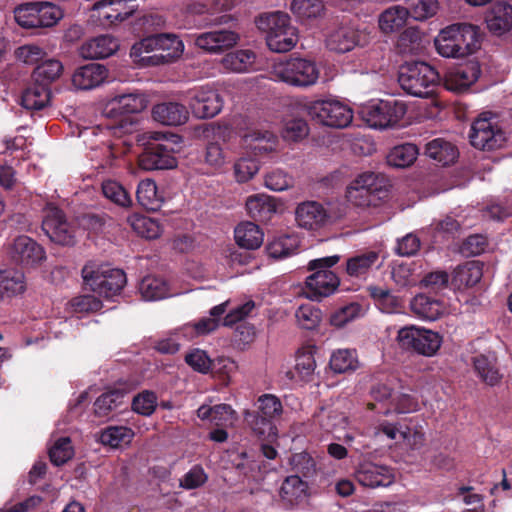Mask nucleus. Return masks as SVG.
<instances>
[{"label": "nucleus", "mask_w": 512, "mask_h": 512, "mask_svg": "<svg viewBox=\"0 0 512 512\" xmlns=\"http://www.w3.org/2000/svg\"><path fill=\"white\" fill-rule=\"evenodd\" d=\"M482 41L477 25L455 23L443 28L434 40L436 51L446 58L465 57L476 52Z\"/></svg>", "instance_id": "f257e3e1"}, {"label": "nucleus", "mask_w": 512, "mask_h": 512, "mask_svg": "<svg viewBox=\"0 0 512 512\" xmlns=\"http://www.w3.org/2000/svg\"><path fill=\"white\" fill-rule=\"evenodd\" d=\"M439 72L423 61L407 62L400 67L398 82L408 94L420 97H431L440 84Z\"/></svg>", "instance_id": "f03ea898"}, {"label": "nucleus", "mask_w": 512, "mask_h": 512, "mask_svg": "<svg viewBox=\"0 0 512 512\" xmlns=\"http://www.w3.org/2000/svg\"><path fill=\"white\" fill-rule=\"evenodd\" d=\"M340 261L339 255H332L309 261L307 269L313 271L305 280V295L312 301H321L332 295L340 285V279L330 270Z\"/></svg>", "instance_id": "7ed1b4c3"}, {"label": "nucleus", "mask_w": 512, "mask_h": 512, "mask_svg": "<svg viewBox=\"0 0 512 512\" xmlns=\"http://www.w3.org/2000/svg\"><path fill=\"white\" fill-rule=\"evenodd\" d=\"M256 24L266 33L267 46L273 52H288L297 43L296 29L290 24V17L286 13L277 11L262 14Z\"/></svg>", "instance_id": "20e7f679"}, {"label": "nucleus", "mask_w": 512, "mask_h": 512, "mask_svg": "<svg viewBox=\"0 0 512 512\" xmlns=\"http://www.w3.org/2000/svg\"><path fill=\"white\" fill-rule=\"evenodd\" d=\"M388 187V181L384 176L365 172L347 187L346 197L358 207H377L388 197Z\"/></svg>", "instance_id": "39448f33"}, {"label": "nucleus", "mask_w": 512, "mask_h": 512, "mask_svg": "<svg viewBox=\"0 0 512 512\" xmlns=\"http://www.w3.org/2000/svg\"><path fill=\"white\" fill-rule=\"evenodd\" d=\"M275 72L283 82L303 88L314 85L320 76V70L315 61L300 57H290L280 63Z\"/></svg>", "instance_id": "423d86ee"}, {"label": "nucleus", "mask_w": 512, "mask_h": 512, "mask_svg": "<svg viewBox=\"0 0 512 512\" xmlns=\"http://www.w3.org/2000/svg\"><path fill=\"white\" fill-rule=\"evenodd\" d=\"M152 139L155 142H149L139 156L140 167L144 170H164L176 167L177 159L174 156L176 142H169L164 134L158 132L154 133Z\"/></svg>", "instance_id": "0eeeda50"}, {"label": "nucleus", "mask_w": 512, "mask_h": 512, "mask_svg": "<svg viewBox=\"0 0 512 512\" xmlns=\"http://www.w3.org/2000/svg\"><path fill=\"white\" fill-rule=\"evenodd\" d=\"M307 112L312 120L332 128H345L353 119L351 108L335 99L311 102L307 106Z\"/></svg>", "instance_id": "6e6552de"}, {"label": "nucleus", "mask_w": 512, "mask_h": 512, "mask_svg": "<svg viewBox=\"0 0 512 512\" xmlns=\"http://www.w3.org/2000/svg\"><path fill=\"white\" fill-rule=\"evenodd\" d=\"M397 341L405 350L430 357L440 349L442 337L432 330L409 326L398 331Z\"/></svg>", "instance_id": "1a4fd4ad"}, {"label": "nucleus", "mask_w": 512, "mask_h": 512, "mask_svg": "<svg viewBox=\"0 0 512 512\" xmlns=\"http://www.w3.org/2000/svg\"><path fill=\"white\" fill-rule=\"evenodd\" d=\"M82 276L85 285L107 299L118 295L127 282L125 272L116 268L92 270L84 267Z\"/></svg>", "instance_id": "9d476101"}, {"label": "nucleus", "mask_w": 512, "mask_h": 512, "mask_svg": "<svg viewBox=\"0 0 512 512\" xmlns=\"http://www.w3.org/2000/svg\"><path fill=\"white\" fill-rule=\"evenodd\" d=\"M165 24V19L159 14L144 15L141 19V25L147 36L135 43L130 50V56L133 61L143 67H148L144 59L151 57L154 53H159V44L161 40V33H156Z\"/></svg>", "instance_id": "9b49d317"}, {"label": "nucleus", "mask_w": 512, "mask_h": 512, "mask_svg": "<svg viewBox=\"0 0 512 512\" xmlns=\"http://www.w3.org/2000/svg\"><path fill=\"white\" fill-rule=\"evenodd\" d=\"M469 140L477 149L495 150L503 146L506 136L496 119L487 117V113H483L472 123Z\"/></svg>", "instance_id": "f8f14e48"}, {"label": "nucleus", "mask_w": 512, "mask_h": 512, "mask_svg": "<svg viewBox=\"0 0 512 512\" xmlns=\"http://www.w3.org/2000/svg\"><path fill=\"white\" fill-rule=\"evenodd\" d=\"M406 112V105L398 100H380L363 107L361 111L370 127L380 129L396 125Z\"/></svg>", "instance_id": "ddd939ff"}, {"label": "nucleus", "mask_w": 512, "mask_h": 512, "mask_svg": "<svg viewBox=\"0 0 512 512\" xmlns=\"http://www.w3.org/2000/svg\"><path fill=\"white\" fill-rule=\"evenodd\" d=\"M42 230L49 239L62 246H73L76 243V226L69 221L63 210L56 206H48L42 221Z\"/></svg>", "instance_id": "4468645a"}, {"label": "nucleus", "mask_w": 512, "mask_h": 512, "mask_svg": "<svg viewBox=\"0 0 512 512\" xmlns=\"http://www.w3.org/2000/svg\"><path fill=\"white\" fill-rule=\"evenodd\" d=\"M186 99L193 115L199 119L213 118L223 108V99L218 91L205 86L188 91Z\"/></svg>", "instance_id": "2eb2a0df"}, {"label": "nucleus", "mask_w": 512, "mask_h": 512, "mask_svg": "<svg viewBox=\"0 0 512 512\" xmlns=\"http://www.w3.org/2000/svg\"><path fill=\"white\" fill-rule=\"evenodd\" d=\"M12 261L23 268H36L46 259L44 248L32 238L22 235L17 237L10 249Z\"/></svg>", "instance_id": "dca6fc26"}, {"label": "nucleus", "mask_w": 512, "mask_h": 512, "mask_svg": "<svg viewBox=\"0 0 512 512\" xmlns=\"http://www.w3.org/2000/svg\"><path fill=\"white\" fill-rule=\"evenodd\" d=\"M354 476L360 485L368 488L387 487L394 482V474L390 467L371 461L361 462Z\"/></svg>", "instance_id": "f3484780"}, {"label": "nucleus", "mask_w": 512, "mask_h": 512, "mask_svg": "<svg viewBox=\"0 0 512 512\" xmlns=\"http://www.w3.org/2000/svg\"><path fill=\"white\" fill-rule=\"evenodd\" d=\"M481 74V66L477 61H468L450 69L444 76L447 90L461 93L475 83Z\"/></svg>", "instance_id": "a211bd4d"}, {"label": "nucleus", "mask_w": 512, "mask_h": 512, "mask_svg": "<svg viewBox=\"0 0 512 512\" xmlns=\"http://www.w3.org/2000/svg\"><path fill=\"white\" fill-rule=\"evenodd\" d=\"M295 219L299 227L307 230H318L330 220L325 207L316 201H306L298 204Z\"/></svg>", "instance_id": "6ab92c4d"}, {"label": "nucleus", "mask_w": 512, "mask_h": 512, "mask_svg": "<svg viewBox=\"0 0 512 512\" xmlns=\"http://www.w3.org/2000/svg\"><path fill=\"white\" fill-rule=\"evenodd\" d=\"M184 51L182 40L175 34L161 33L159 44V53H154L151 57L141 59L148 65H161L174 62Z\"/></svg>", "instance_id": "aec40b11"}, {"label": "nucleus", "mask_w": 512, "mask_h": 512, "mask_svg": "<svg viewBox=\"0 0 512 512\" xmlns=\"http://www.w3.org/2000/svg\"><path fill=\"white\" fill-rule=\"evenodd\" d=\"M238 35L231 30L221 29L199 34L195 38V45L209 53H218L233 47Z\"/></svg>", "instance_id": "412c9836"}, {"label": "nucleus", "mask_w": 512, "mask_h": 512, "mask_svg": "<svg viewBox=\"0 0 512 512\" xmlns=\"http://www.w3.org/2000/svg\"><path fill=\"white\" fill-rule=\"evenodd\" d=\"M359 41V31L348 23L342 22L340 26L328 35L326 45L331 51L346 53L358 45Z\"/></svg>", "instance_id": "4be33fe9"}, {"label": "nucleus", "mask_w": 512, "mask_h": 512, "mask_svg": "<svg viewBox=\"0 0 512 512\" xmlns=\"http://www.w3.org/2000/svg\"><path fill=\"white\" fill-rule=\"evenodd\" d=\"M108 77L107 68L98 63L79 67L72 76L73 85L80 90H90L102 84Z\"/></svg>", "instance_id": "5701e85b"}, {"label": "nucleus", "mask_w": 512, "mask_h": 512, "mask_svg": "<svg viewBox=\"0 0 512 512\" xmlns=\"http://www.w3.org/2000/svg\"><path fill=\"white\" fill-rule=\"evenodd\" d=\"M155 121L167 126H180L187 122L189 112L185 105L178 102H163L152 110Z\"/></svg>", "instance_id": "b1692460"}, {"label": "nucleus", "mask_w": 512, "mask_h": 512, "mask_svg": "<svg viewBox=\"0 0 512 512\" xmlns=\"http://www.w3.org/2000/svg\"><path fill=\"white\" fill-rule=\"evenodd\" d=\"M280 496L286 505L299 506L305 503L309 496L308 484L299 475L287 476L281 485Z\"/></svg>", "instance_id": "393cba45"}, {"label": "nucleus", "mask_w": 512, "mask_h": 512, "mask_svg": "<svg viewBox=\"0 0 512 512\" xmlns=\"http://www.w3.org/2000/svg\"><path fill=\"white\" fill-rule=\"evenodd\" d=\"M118 48L117 39L101 35L85 42L80 48V54L85 59H102L113 55Z\"/></svg>", "instance_id": "a878e982"}, {"label": "nucleus", "mask_w": 512, "mask_h": 512, "mask_svg": "<svg viewBox=\"0 0 512 512\" xmlns=\"http://www.w3.org/2000/svg\"><path fill=\"white\" fill-rule=\"evenodd\" d=\"M488 29L496 34L502 35L512 27V6L504 2H496L486 14Z\"/></svg>", "instance_id": "bb28decb"}, {"label": "nucleus", "mask_w": 512, "mask_h": 512, "mask_svg": "<svg viewBox=\"0 0 512 512\" xmlns=\"http://www.w3.org/2000/svg\"><path fill=\"white\" fill-rule=\"evenodd\" d=\"M127 392L121 388L110 389L102 393L94 402V413L97 417H108L112 412L122 409L125 405Z\"/></svg>", "instance_id": "cd10ccee"}, {"label": "nucleus", "mask_w": 512, "mask_h": 512, "mask_svg": "<svg viewBox=\"0 0 512 512\" xmlns=\"http://www.w3.org/2000/svg\"><path fill=\"white\" fill-rule=\"evenodd\" d=\"M246 209L255 221L267 222L276 213L277 205L273 197L266 194H256L247 199Z\"/></svg>", "instance_id": "c85d7f7f"}, {"label": "nucleus", "mask_w": 512, "mask_h": 512, "mask_svg": "<svg viewBox=\"0 0 512 512\" xmlns=\"http://www.w3.org/2000/svg\"><path fill=\"white\" fill-rule=\"evenodd\" d=\"M482 263L479 261H467L457 266L452 274L451 283L458 289L473 287L482 278Z\"/></svg>", "instance_id": "c756f323"}, {"label": "nucleus", "mask_w": 512, "mask_h": 512, "mask_svg": "<svg viewBox=\"0 0 512 512\" xmlns=\"http://www.w3.org/2000/svg\"><path fill=\"white\" fill-rule=\"evenodd\" d=\"M410 305L415 314L430 321L438 319L444 313L443 301L424 293L416 295Z\"/></svg>", "instance_id": "7c9ffc66"}, {"label": "nucleus", "mask_w": 512, "mask_h": 512, "mask_svg": "<svg viewBox=\"0 0 512 512\" xmlns=\"http://www.w3.org/2000/svg\"><path fill=\"white\" fill-rule=\"evenodd\" d=\"M425 154L442 166L453 164L459 155L455 145L441 138L428 142Z\"/></svg>", "instance_id": "2f4dec72"}, {"label": "nucleus", "mask_w": 512, "mask_h": 512, "mask_svg": "<svg viewBox=\"0 0 512 512\" xmlns=\"http://www.w3.org/2000/svg\"><path fill=\"white\" fill-rule=\"evenodd\" d=\"M244 420L259 438L273 440L278 435L276 424L257 410H247Z\"/></svg>", "instance_id": "473e14b6"}, {"label": "nucleus", "mask_w": 512, "mask_h": 512, "mask_svg": "<svg viewBox=\"0 0 512 512\" xmlns=\"http://www.w3.org/2000/svg\"><path fill=\"white\" fill-rule=\"evenodd\" d=\"M50 96L49 87L34 81L23 91L21 105L28 110H41L48 105Z\"/></svg>", "instance_id": "72a5a7b5"}, {"label": "nucleus", "mask_w": 512, "mask_h": 512, "mask_svg": "<svg viewBox=\"0 0 512 512\" xmlns=\"http://www.w3.org/2000/svg\"><path fill=\"white\" fill-rule=\"evenodd\" d=\"M236 243L245 249L254 250L263 243V232L251 222L239 224L234 231Z\"/></svg>", "instance_id": "f704fd0d"}, {"label": "nucleus", "mask_w": 512, "mask_h": 512, "mask_svg": "<svg viewBox=\"0 0 512 512\" xmlns=\"http://www.w3.org/2000/svg\"><path fill=\"white\" fill-rule=\"evenodd\" d=\"M379 259V252L367 250L346 261V273L351 277L366 275Z\"/></svg>", "instance_id": "c9c22d12"}, {"label": "nucleus", "mask_w": 512, "mask_h": 512, "mask_svg": "<svg viewBox=\"0 0 512 512\" xmlns=\"http://www.w3.org/2000/svg\"><path fill=\"white\" fill-rule=\"evenodd\" d=\"M26 290L25 276L16 269L0 270V291L2 296L12 297Z\"/></svg>", "instance_id": "e433bc0d"}, {"label": "nucleus", "mask_w": 512, "mask_h": 512, "mask_svg": "<svg viewBox=\"0 0 512 512\" xmlns=\"http://www.w3.org/2000/svg\"><path fill=\"white\" fill-rule=\"evenodd\" d=\"M473 366L478 376L486 384L495 386L500 382L502 375L500 374L497 367L495 357H490L483 354L475 356L473 358Z\"/></svg>", "instance_id": "4c0bfd02"}, {"label": "nucleus", "mask_w": 512, "mask_h": 512, "mask_svg": "<svg viewBox=\"0 0 512 512\" xmlns=\"http://www.w3.org/2000/svg\"><path fill=\"white\" fill-rule=\"evenodd\" d=\"M409 17L407 8L393 6L386 9L379 17V27L384 33H391L400 30L406 24Z\"/></svg>", "instance_id": "58836bf2"}, {"label": "nucleus", "mask_w": 512, "mask_h": 512, "mask_svg": "<svg viewBox=\"0 0 512 512\" xmlns=\"http://www.w3.org/2000/svg\"><path fill=\"white\" fill-rule=\"evenodd\" d=\"M368 292L375 305L384 313H397L403 308L401 298L393 295L388 289L370 286Z\"/></svg>", "instance_id": "ea45409f"}, {"label": "nucleus", "mask_w": 512, "mask_h": 512, "mask_svg": "<svg viewBox=\"0 0 512 512\" xmlns=\"http://www.w3.org/2000/svg\"><path fill=\"white\" fill-rule=\"evenodd\" d=\"M136 198L138 203L147 210L157 211L161 208L162 199L158 195L155 181L151 179L139 182Z\"/></svg>", "instance_id": "a19ab883"}, {"label": "nucleus", "mask_w": 512, "mask_h": 512, "mask_svg": "<svg viewBox=\"0 0 512 512\" xmlns=\"http://www.w3.org/2000/svg\"><path fill=\"white\" fill-rule=\"evenodd\" d=\"M111 112L121 115L140 113L147 107V100L141 94H123L112 102Z\"/></svg>", "instance_id": "79ce46f5"}, {"label": "nucleus", "mask_w": 512, "mask_h": 512, "mask_svg": "<svg viewBox=\"0 0 512 512\" xmlns=\"http://www.w3.org/2000/svg\"><path fill=\"white\" fill-rule=\"evenodd\" d=\"M231 7L232 2L230 0H215L211 7V12L205 4L194 5L193 11L198 14H207V16L204 18L205 26L220 25L229 22L232 20V18L228 14L214 16L215 12L227 11L230 10Z\"/></svg>", "instance_id": "37998d69"}, {"label": "nucleus", "mask_w": 512, "mask_h": 512, "mask_svg": "<svg viewBox=\"0 0 512 512\" xmlns=\"http://www.w3.org/2000/svg\"><path fill=\"white\" fill-rule=\"evenodd\" d=\"M418 148L415 144L404 143L393 147L387 155V163L397 168H405L417 159Z\"/></svg>", "instance_id": "c03bdc74"}, {"label": "nucleus", "mask_w": 512, "mask_h": 512, "mask_svg": "<svg viewBox=\"0 0 512 512\" xmlns=\"http://www.w3.org/2000/svg\"><path fill=\"white\" fill-rule=\"evenodd\" d=\"M139 291L146 300H160L169 295V286L163 278L146 276L139 284Z\"/></svg>", "instance_id": "a18cd8bd"}, {"label": "nucleus", "mask_w": 512, "mask_h": 512, "mask_svg": "<svg viewBox=\"0 0 512 512\" xmlns=\"http://www.w3.org/2000/svg\"><path fill=\"white\" fill-rule=\"evenodd\" d=\"M63 71V65L59 60L47 59L37 65L32 73V79L40 84L49 87L50 84L58 79Z\"/></svg>", "instance_id": "49530a36"}, {"label": "nucleus", "mask_w": 512, "mask_h": 512, "mask_svg": "<svg viewBox=\"0 0 512 512\" xmlns=\"http://www.w3.org/2000/svg\"><path fill=\"white\" fill-rule=\"evenodd\" d=\"M128 222L139 236L146 239H156L162 233L159 222L145 215L135 214L128 218Z\"/></svg>", "instance_id": "de8ad7c7"}, {"label": "nucleus", "mask_w": 512, "mask_h": 512, "mask_svg": "<svg viewBox=\"0 0 512 512\" xmlns=\"http://www.w3.org/2000/svg\"><path fill=\"white\" fill-rule=\"evenodd\" d=\"M134 437V431L126 426H108L100 435V441L104 445L117 448L129 444Z\"/></svg>", "instance_id": "09e8293b"}, {"label": "nucleus", "mask_w": 512, "mask_h": 512, "mask_svg": "<svg viewBox=\"0 0 512 512\" xmlns=\"http://www.w3.org/2000/svg\"><path fill=\"white\" fill-rule=\"evenodd\" d=\"M314 423L325 433H333L339 428H344L347 418L337 410L321 409L314 416Z\"/></svg>", "instance_id": "8fccbe9b"}, {"label": "nucleus", "mask_w": 512, "mask_h": 512, "mask_svg": "<svg viewBox=\"0 0 512 512\" xmlns=\"http://www.w3.org/2000/svg\"><path fill=\"white\" fill-rule=\"evenodd\" d=\"M103 196L122 208L132 206V198L128 191L117 181L106 180L102 183Z\"/></svg>", "instance_id": "3c124183"}, {"label": "nucleus", "mask_w": 512, "mask_h": 512, "mask_svg": "<svg viewBox=\"0 0 512 512\" xmlns=\"http://www.w3.org/2000/svg\"><path fill=\"white\" fill-rule=\"evenodd\" d=\"M13 12L16 23L22 28H39L37 1L20 4Z\"/></svg>", "instance_id": "603ef678"}, {"label": "nucleus", "mask_w": 512, "mask_h": 512, "mask_svg": "<svg viewBox=\"0 0 512 512\" xmlns=\"http://www.w3.org/2000/svg\"><path fill=\"white\" fill-rule=\"evenodd\" d=\"M255 58V53L251 50H237L226 54L222 63L229 70L244 72L252 66Z\"/></svg>", "instance_id": "864d4df0"}, {"label": "nucleus", "mask_w": 512, "mask_h": 512, "mask_svg": "<svg viewBox=\"0 0 512 512\" xmlns=\"http://www.w3.org/2000/svg\"><path fill=\"white\" fill-rule=\"evenodd\" d=\"M290 465L295 475L304 478H313L317 473V465L314 458L308 452L295 453L290 458Z\"/></svg>", "instance_id": "5fc2aeb1"}, {"label": "nucleus", "mask_w": 512, "mask_h": 512, "mask_svg": "<svg viewBox=\"0 0 512 512\" xmlns=\"http://www.w3.org/2000/svg\"><path fill=\"white\" fill-rule=\"evenodd\" d=\"M357 364L355 351L348 349H340L334 352L329 362L330 368L335 373L354 371L357 368Z\"/></svg>", "instance_id": "6e6d98bb"}, {"label": "nucleus", "mask_w": 512, "mask_h": 512, "mask_svg": "<svg viewBox=\"0 0 512 512\" xmlns=\"http://www.w3.org/2000/svg\"><path fill=\"white\" fill-rule=\"evenodd\" d=\"M39 28L52 27L63 17L61 8L48 1H37Z\"/></svg>", "instance_id": "4d7b16f0"}, {"label": "nucleus", "mask_w": 512, "mask_h": 512, "mask_svg": "<svg viewBox=\"0 0 512 512\" xmlns=\"http://www.w3.org/2000/svg\"><path fill=\"white\" fill-rule=\"evenodd\" d=\"M256 410L276 424L283 413V406L280 399L275 395L264 394L258 398Z\"/></svg>", "instance_id": "13d9d810"}, {"label": "nucleus", "mask_w": 512, "mask_h": 512, "mask_svg": "<svg viewBox=\"0 0 512 512\" xmlns=\"http://www.w3.org/2000/svg\"><path fill=\"white\" fill-rule=\"evenodd\" d=\"M295 316L301 328L314 330L321 322L322 312L319 308L306 304L297 309Z\"/></svg>", "instance_id": "bf43d9fd"}, {"label": "nucleus", "mask_w": 512, "mask_h": 512, "mask_svg": "<svg viewBox=\"0 0 512 512\" xmlns=\"http://www.w3.org/2000/svg\"><path fill=\"white\" fill-rule=\"evenodd\" d=\"M324 9L322 0H293L291 11L301 19L316 18Z\"/></svg>", "instance_id": "052dcab7"}, {"label": "nucleus", "mask_w": 512, "mask_h": 512, "mask_svg": "<svg viewBox=\"0 0 512 512\" xmlns=\"http://www.w3.org/2000/svg\"><path fill=\"white\" fill-rule=\"evenodd\" d=\"M72 456L73 449L68 437L59 438L49 450L50 461L56 466L65 464Z\"/></svg>", "instance_id": "680f3d73"}, {"label": "nucleus", "mask_w": 512, "mask_h": 512, "mask_svg": "<svg viewBox=\"0 0 512 512\" xmlns=\"http://www.w3.org/2000/svg\"><path fill=\"white\" fill-rule=\"evenodd\" d=\"M131 407L140 415L150 416L157 407V396L154 392L145 390L133 398Z\"/></svg>", "instance_id": "e2e57ef3"}, {"label": "nucleus", "mask_w": 512, "mask_h": 512, "mask_svg": "<svg viewBox=\"0 0 512 512\" xmlns=\"http://www.w3.org/2000/svg\"><path fill=\"white\" fill-rule=\"evenodd\" d=\"M260 164L255 158H240L234 164V174L240 183L249 181L259 171Z\"/></svg>", "instance_id": "0e129e2a"}, {"label": "nucleus", "mask_w": 512, "mask_h": 512, "mask_svg": "<svg viewBox=\"0 0 512 512\" xmlns=\"http://www.w3.org/2000/svg\"><path fill=\"white\" fill-rule=\"evenodd\" d=\"M361 311L362 307L359 303H350L332 313L330 323L338 328L343 327L346 323L358 317Z\"/></svg>", "instance_id": "69168bd1"}, {"label": "nucleus", "mask_w": 512, "mask_h": 512, "mask_svg": "<svg viewBox=\"0 0 512 512\" xmlns=\"http://www.w3.org/2000/svg\"><path fill=\"white\" fill-rule=\"evenodd\" d=\"M392 279L399 287L414 286L417 283V278L414 274L412 264L400 263L396 264L392 269Z\"/></svg>", "instance_id": "338daca9"}, {"label": "nucleus", "mask_w": 512, "mask_h": 512, "mask_svg": "<svg viewBox=\"0 0 512 512\" xmlns=\"http://www.w3.org/2000/svg\"><path fill=\"white\" fill-rule=\"evenodd\" d=\"M185 362L194 370L202 374L210 371L212 360L208 354L201 349H193L185 356Z\"/></svg>", "instance_id": "774afa93"}]
</instances>
